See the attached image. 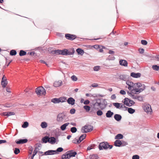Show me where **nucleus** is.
I'll return each instance as SVG.
<instances>
[{
  "label": "nucleus",
  "instance_id": "47",
  "mask_svg": "<svg viewBox=\"0 0 159 159\" xmlns=\"http://www.w3.org/2000/svg\"><path fill=\"white\" fill-rule=\"evenodd\" d=\"M14 153L16 155L18 154L20 152V149L18 148H15V150H14Z\"/></svg>",
  "mask_w": 159,
  "mask_h": 159
},
{
  "label": "nucleus",
  "instance_id": "51",
  "mask_svg": "<svg viewBox=\"0 0 159 159\" xmlns=\"http://www.w3.org/2000/svg\"><path fill=\"white\" fill-rule=\"evenodd\" d=\"M141 43L142 44L144 45H146L148 44L147 41L145 40H142Z\"/></svg>",
  "mask_w": 159,
  "mask_h": 159
},
{
  "label": "nucleus",
  "instance_id": "3",
  "mask_svg": "<svg viewBox=\"0 0 159 159\" xmlns=\"http://www.w3.org/2000/svg\"><path fill=\"white\" fill-rule=\"evenodd\" d=\"M77 154V152L73 150H70L67 151L62 155L61 159H70L71 157H74Z\"/></svg>",
  "mask_w": 159,
  "mask_h": 159
},
{
  "label": "nucleus",
  "instance_id": "64",
  "mask_svg": "<svg viewBox=\"0 0 159 159\" xmlns=\"http://www.w3.org/2000/svg\"><path fill=\"white\" fill-rule=\"evenodd\" d=\"M120 93L122 95H125L126 94L125 91L124 90H121L120 92Z\"/></svg>",
  "mask_w": 159,
  "mask_h": 159
},
{
  "label": "nucleus",
  "instance_id": "38",
  "mask_svg": "<svg viewBox=\"0 0 159 159\" xmlns=\"http://www.w3.org/2000/svg\"><path fill=\"white\" fill-rule=\"evenodd\" d=\"M83 108L87 112H89L90 110V107L88 105H84L83 106Z\"/></svg>",
  "mask_w": 159,
  "mask_h": 159
},
{
  "label": "nucleus",
  "instance_id": "42",
  "mask_svg": "<svg viewBox=\"0 0 159 159\" xmlns=\"http://www.w3.org/2000/svg\"><path fill=\"white\" fill-rule=\"evenodd\" d=\"M152 68L155 71H158L159 70V66L157 65H155L152 66Z\"/></svg>",
  "mask_w": 159,
  "mask_h": 159
},
{
  "label": "nucleus",
  "instance_id": "13",
  "mask_svg": "<svg viewBox=\"0 0 159 159\" xmlns=\"http://www.w3.org/2000/svg\"><path fill=\"white\" fill-rule=\"evenodd\" d=\"M4 75L2 78L1 84L2 87L3 88H6L7 85V79H4Z\"/></svg>",
  "mask_w": 159,
  "mask_h": 159
},
{
  "label": "nucleus",
  "instance_id": "5",
  "mask_svg": "<svg viewBox=\"0 0 159 159\" xmlns=\"http://www.w3.org/2000/svg\"><path fill=\"white\" fill-rule=\"evenodd\" d=\"M93 129V127L91 125H85L82 127L81 129V132L82 133H87L92 131Z\"/></svg>",
  "mask_w": 159,
  "mask_h": 159
},
{
  "label": "nucleus",
  "instance_id": "35",
  "mask_svg": "<svg viewBox=\"0 0 159 159\" xmlns=\"http://www.w3.org/2000/svg\"><path fill=\"white\" fill-rule=\"evenodd\" d=\"M17 52L15 50L12 49L10 51V55L11 56H15L16 55Z\"/></svg>",
  "mask_w": 159,
  "mask_h": 159
},
{
  "label": "nucleus",
  "instance_id": "55",
  "mask_svg": "<svg viewBox=\"0 0 159 159\" xmlns=\"http://www.w3.org/2000/svg\"><path fill=\"white\" fill-rule=\"evenodd\" d=\"M75 109L74 108H71L70 111V113L71 114H74L75 112Z\"/></svg>",
  "mask_w": 159,
  "mask_h": 159
},
{
  "label": "nucleus",
  "instance_id": "44",
  "mask_svg": "<svg viewBox=\"0 0 159 159\" xmlns=\"http://www.w3.org/2000/svg\"><path fill=\"white\" fill-rule=\"evenodd\" d=\"M70 130L72 133H74L77 132V129L75 127H73L71 128Z\"/></svg>",
  "mask_w": 159,
  "mask_h": 159
},
{
  "label": "nucleus",
  "instance_id": "24",
  "mask_svg": "<svg viewBox=\"0 0 159 159\" xmlns=\"http://www.w3.org/2000/svg\"><path fill=\"white\" fill-rule=\"evenodd\" d=\"M62 84V82L61 80H59L58 81H56L53 83V85L55 87H59L61 86Z\"/></svg>",
  "mask_w": 159,
  "mask_h": 159
},
{
  "label": "nucleus",
  "instance_id": "60",
  "mask_svg": "<svg viewBox=\"0 0 159 159\" xmlns=\"http://www.w3.org/2000/svg\"><path fill=\"white\" fill-rule=\"evenodd\" d=\"M100 46L98 45H95L93 46V47L95 49L98 50V48H100Z\"/></svg>",
  "mask_w": 159,
  "mask_h": 159
},
{
  "label": "nucleus",
  "instance_id": "53",
  "mask_svg": "<svg viewBox=\"0 0 159 159\" xmlns=\"http://www.w3.org/2000/svg\"><path fill=\"white\" fill-rule=\"evenodd\" d=\"M6 65L4 66V67H6V66L7 67L10 64V63L12 61V60H10L9 61V62H8L7 61V58H6Z\"/></svg>",
  "mask_w": 159,
  "mask_h": 159
},
{
  "label": "nucleus",
  "instance_id": "59",
  "mask_svg": "<svg viewBox=\"0 0 159 159\" xmlns=\"http://www.w3.org/2000/svg\"><path fill=\"white\" fill-rule=\"evenodd\" d=\"M60 135V134H59V133H56L55 134V138L56 139V140H57V142H58L59 141L58 139V136Z\"/></svg>",
  "mask_w": 159,
  "mask_h": 159
},
{
  "label": "nucleus",
  "instance_id": "15",
  "mask_svg": "<svg viewBox=\"0 0 159 159\" xmlns=\"http://www.w3.org/2000/svg\"><path fill=\"white\" fill-rule=\"evenodd\" d=\"M67 103L72 105H73L75 104V99L72 97L69 98L67 100Z\"/></svg>",
  "mask_w": 159,
  "mask_h": 159
},
{
  "label": "nucleus",
  "instance_id": "52",
  "mask_svg": "<svg viewBox=\"0 0 159 159\" xmlns=\"http://www.w3.org/2000/svg\"><path fill=\"white\" fill-rule=\"evenodd\" d=\"M90 158H96L98 159V158H99L98 155L97 154H93L92 155H90Z\"/></svg>",
  "mask_w": 159,
  "mask_h": 159
},
{
  "label": "nucleus",
  "instance_id": "61",
  "mask_svg": "<svg viewBox=\"0 0 159 159\" xmlns=\"http://www.w3.org/2000/svg\"><path fill=\"white\" fill-rule=\"evenodd\" d=\"M144 50L143 48H140L139 49V51L140 53L143 54L144 52Z\"/></svg>",
  "mask_w": 159,
  "mask_h": 159
},
{
  "label": "nucleus",
  "instance_id": "26",
  "mask_svg": "<svg viewBox=\"0 0 159 159\" xmlns=\"http://www.w3.org/2000/svg\"><path fill=\"white\" fill-rule=\"evenodd\" d=\"M41 89H43L42 86L38 87L35 89V93L38 95H40L41 94Z\"/></svg>",
  "mask_w": 159,
  "mask_h": 159
},
{
  "label": "nucleus",
  "instance_id": "23",
  "mask_svg": "<svg viewBox=\"0 0 159 159\" xmlns=\"http://www.w3.org/2000/svg\"><path fill=\"white\" fill-rule=\"evenodd\" d=\"M114 119L117 121H120L122 119V116L119 114H115L114 116Z\"/></svg>",
  "mask_w": 159,
  "mask_h": 159
},
{
  "label": "nucleus",
  "instance_id": "58",
  "mask_svg": "<svg viewBox=\"0 0 159 159\" xmlns=\"http://www.w3.org/2000/svg\"><path fill=\"white\" fill-rule=\"evenodd\" d=\"M43 89H41V94L43 95H45L46 93V90L43 87Z\"/></svg>",
  "mask_w": 159,
  "mask_h": 159
},
{
  "label": "nucleus",
  "instance_id": "28",
  "mask_svg": "<svg viewBox=\"0 0 159 159\" xmlns=\"http://www.w3.org/2000/svg\"><path fill=\"white\" fill-rule=\"evenodd\" d=\"M123 137L124 136L122 134H118L115 136V139L120 140V139H123Z\"/></svg>",
  "mask_w": 159,
  "mask_h": 159
},
{
  "label": "nucleus",
  "instance_id": "10",
  "mask_svg": "<svg viewBox=\"0 0 159 159\" xmlns=\"http://www.w3.org/2000/svg\"><path fill=\"white\" fill-rule=\"evenodd\" d=\"M55 154H56V153L55 150H49L44 152L43 154H42V155L39 156L43 155L47 156Z\"/></svg>",
  "mask_w": 159,
  "mask_h": 159
},
{
  "label": "nucleus",
  "instance_id": "22",
  "mask_svg": "<svg viewBox=\"0 0 159 159\" xmlns=\"http://www.w3.org/2000/svg\"><path fill=\"white\" fill-rule=\"evenodd\" d=\"M78 55L82 56L84 53V50L82 48H78L76 50Z\"/></svg>",
  "mask_w": 159,
  "mask_h": 159
},
{
  "label": "nucleus",
  "instance_id": "16",
  "mask_svg": "<svg viewBox=\"0 0 159 159\" xmlns=\"http://www.w3.org/2000/svg\"><path fill=\"white\" fill-rule=\"evenodd\" d=\"M141 76V74L140 73H135L132 72L130 73V76L134 78H138L140 77Z\"/></svg>",
  "mask_w": 159,
  "mask_h": 159
},
{
  "label": "nucleus",
  "instance_id": "45",
  "mask_svg": "<svg viewBox=\"0 0 159 159\" xmlns=\"http://www.w3.org/2000/svg\"><path fill=\"white\" fill-rule=\"evenodd\" d=\"M97 115L98 116H101L103 114V112L101 110H99L96 112Z\"/></svg>",
  "mask_w": 159,
  "mask_h": 159
},
{
  "label": "nucleus",
  "instance_id": "50",
  "mask_svg": "<svg viewBox=\"0 0 159 159\" xmlns=\"http://www.w3.org/2000/svg\"><path fill=\"white\" fill-rule=\"evenodd\" d=\"M137 99L139 101L142 102L143 100V97L142 96H136V99Z\"/></svg>",
  "mask_w": 159,
  "mask_h": 159
},
{
  "label": "nucleus",
  "instance_id": "11",
  "mask_svg": "<svg viewBox=\"0 0 159 159\" xmlns=\"http://www.w3.org/2000/svg\"><path fill=\"white\" fill-rule=\"evenodd\" d=\"M144 111L147 113L151 112L152 111V109L151 105L149 104H147L144 106L143 107Z\"/></svg>",
  "mask_w": 159,
  "mask_h": 159
},
{
  "label": "nucleus",
  "instance_id": "29",
  "mask_svg": "<svg viewBox=\"0 0 159 159\" xmlns=\"http://www.w3.org/2000/svg\"><path fill=\"white\" fill-rule=\"evenodd\" d=\"M51 102L55 104L58 103L60 102L59 98H52L51 100Z\"/></svg>",
  "mask_w": 159,
  "mask_h": 159
},
{
  "label": "nucleus",
  "instance_id": "25",
  "mask_svg": "<svg viewBox=\"0 0 159 159\" xmlns=\"http://www.w3.org/2000/svg\"><path fill=\"white\" fill-rule=\"evenodd\" d=\"M114 114V113L111 110L108 111L106 113V116L107 118H111Z\"/></svg>",
  "mask_w": 159,
  "mask_h": 159
},
{
  "label": "nucleus",
  "instance_id": "56",
  "mask_svg": "<svg viewBox=\"0 0 159 159\" xmlns=\"http://www.w3.org/2000/svg\"><path fill=\"white\" fill-rule=\"evenodd\" d=\"M140 157L138 155H135L133 156L132 159H139Z\"/></svg>",
  "mask_w": 159,
  "mask_h": 159
},
{
  "label": "nucleus",
  "instance_id": "4",
  "mask_svg": "<svg viewBox=\"0 0 159 159\" xmlns=\"http://www.w3.org/2000/svg\"><path fill=\"white\" fill-rule=\"evenodd\" d=\"M113 147L112 145L109 144L107 142H102L100 143L98 146V148L99 150H106L108 148L110 149H112Z\"/></svg>",
  "mask_w": 159,
  "mask_h": 159
},
{
  "label": "nucleus",
  "instance_id": "39",
  "mask_svg": "<svg viewBox=\"0 0 159 159\" xmlns=\"http://www.w3.org/2000/svg\"><path fill=\"white\" fill-rule=\"evenodd\" d=\"M29 125V123L27 121H25L23 122V124L22 125V127L24 128H27Z\"/></svg>",
  "mask_w": 159,
  "mask_h": 159
},
{
  "label": "nucleus",
  "instance_id": "34",
  "mask_svg": "<svg viewBox=\"0 0 159 159\" xmlns=\"http://www.w3.org/2000/svg\"><path fill=\"white\" fill-rule=\"evenodd\" d=\"M40 126L43 129L46 128L48 126V124L46 122H42Z\"/></svg>",
  "mask_w": 159,
  "mask_h": 159
},
{
  "label": "nucleus",
  "instance_id": "33",
  "mask_svg": "<svg viewBox=\"0 0 159 159\" xmlns=\"http://www.w3.org/2000/svg\"><path fill=\"white\" fill-rule=\"evenodd\" d=\"M128 112L130 114H133L135 112V110L131 107L127 108Z\"/></svg>",
  "mask_w": 159,
  "mask_h": 159
},
{
  "label": "nucleus",
  "instance_id": "21",
  "mask_svg": "<svg viewBox=\"0 0 159 159\" xmlns=\"http://www.w3.org/2000/svg\"><path fill=\"white\" fill-rule=\"evenodd\" d=\"M122 141L120 140H116L114 142V145L116 147H121Z\"/></svg>",
  "mask_w": 159,
  "mask_h": 159
},
{
  "label": "nucleus",
  "instance_id": "20",
  "mask_svg": "<svg viewBox=\"0 0 159 159\" xmlns=\"http://www.w3.org/2000/svg\"><path fill=\"white\" fill-rule=\"evenodd\" d=\"M136 86L138 88H139L140 87H141V88H143L144 87L145 89L146 88V86L144 84H142L140 82H137L135 83L134 88L136 87Z\"/></svg>",
  "mask_w": 159,
  "mask_h": 159
},
{
  "label": "nucleus",
  "instance_id": "36",
  "mask_svg": "<svg viewBox=\"0 0 159 159\" xmlns=\"http://www.w3.org/2000/svg\"><path fill=\"white\" fill-rule=\"evenodd\" d=\"M127 75H120L119 76V79L125 81L126 79Z\"/></svg>",
  "mask_w": 159,
  "mask_h": 159
},
{
  "label": "nucleus",
  "instance_id": "57",
  "mask_svg": "<svg viewBox=\"0 0 159 159\" xmlns=\"http://www.w3.org/2000/svg\"><path fill=\"white\" fill-rule=\"evenodd\" d=\"M100 66H96L93 67V69L94 71H98L100 69Z\"/></svg>",
  "mask_w": 159,
  "mask_h": 159
},
{
  "label": "nucleus",
  "instance_id": "14",
  "mask_svg": "<svg viewBox=\"0 0 159 159\" xmlns=\"http://www.w3.org/2000/svg\"><path fill=\"white\" fill-rule=\"evenodd\" d=\"M86 135L85 134H82L77 140V143L78 144L80 143L86 138Z\"/></svg>",
  "mask_w": 159,
  "mask_h": 159
},
{
  "label": "nucleus",
  "instance_id": "17",
  "mask_svg": "<svg viewBox=\"0 0 159 159\" xmlns=\"http://www.w3.org/2000/svg\"><path fill=\"white\" fill-rule=\"evenodd\" d=\"M145 89L144 87L143 88H140L138 89H137L136 87H135L132 90V91H133L134 92H135L136 93H141Z\"/></svg>",
  "mask_w": 159,
  "mask_h": 159
},
{
  "label": "nucleus",
  "instance_id": "41",
  "mask_svg": "<svg viewBox=\"0 0 159 159\" xmlns=\"http://www.w3.org/2000/svg\"><path fill=\"white\" fill-rule=\"evenodd\" d=\"M27 54L31 56H34V57H35L36 56H37L36 53L34 51L28 52L27 53Z\"/></svg>",
  "mask_w": 159,
  "mask_h": 159
},
{
  "label": "nucleus",
  "instance_id": "49",
  "mask_svg": "<svg viewBox=\"0 0 159 159\" xmlns=\"http://www.w3.org/2000/svg\"><path fill=\"white\" fill-rule=\"evenodd\" d=\"M134 84L133 82L129 80H127L126 82V84L127 85H131L134 86Z\"/></svg>",
  "mask_w": 159,
  "mask_h": 159
},
{
  "label": "nucleus",
  "instance_id": "62",
  "mask_svg": "<svg viewBox=\"0 0 159 159\" xmlns=\"http://www.w3.org/2000/svg\"><path fill=\"white\" fill-rule=\"evenodd\" d=\"M121 141H122L121 147L125 146L126 145L128 144V143L127 142H125L123 140Z\"/></svg>",
  "mask_w": 159,
  "mask_h": 159
},
{
  "label": "nucleus",
  "instance_id": "6",
  "mask_svg": "<svg viewBox=\"0 0 159 159\" xmlns=\"http://www.w3.org/2000/svg\"><path fill=\"white\" fill-rule=\"evenodd\" d=\"M124 105L130 107L134 105L135 102L133 100L127 98H125L122 101Z\"/></svg>",
  "mask_w": 159,
  "mask_h": 159
},
{
  "label": "nucleus",
  "instance_id": "46",
  "mask_svg": "<svg viewBox=\"0 0 159 159\" xmlns=\"http://www.w3.org/2000/svg\"><path fill=\"white\" fill-rule=\"evenodd\" d=\"M106 48V47L105 46H102V45L100 46V48H98V51L100 52H103V49Z\"/></svg>",
  "mask_w": 159,
  "mask_h": 159
},
{
  "label": "nucleus",
  "instance_id": "43",
  "mask_svg": "<svg viewBox=\"0 0 159 159\" xmlns=\"http://www.w3.org/2000/svg\"><path fill=\"white\" fill-rule=\"evenodd\" d=\"M115 58L114 56H113L111 55H109L107 58L106 59V60H112V61H114L115 60Z\"/></svg>",
  "mask_w": 159,
  "mask_h": 159
},
{
  "label": "nucleus",
  "instance_id": "2",
  "mask_svg": "<svg viewBox=\"0 0 159 159\" xmlns=\"http://www.w3.org/2000/svg\"><path fill=\"white\" fill-rule=\"evenodd\" d=\"M95 101L96 102L93 104V107L91 108V112H94L95 111V107L98 106L99 107L101 110L104 109L107 105V102L106 101L105 99L102 98H98L93 101V102Z\"/></svg>",
  "mask_w": 159,
  "mask_h": 159
},
{
  "label": "nucleus",
  "instance_id": "7",
  "mask_svg": "<svg viewBox=\"0 0 159 159\" xmlns=\"http://www.w3.org/2000/svg\"><path fill=\"white\" fill-rule=\"evenodd\" d=\"M65 37L67 39L71 41L77 38L75 35L68 33L65 34Z\"/></svg>",
  "mask_w": 159,
  "mask_h": 159
},
{
  "label": "nucleus",
  "instance_id": "12",
  "mask_svg": "<svg viewBox=\"0 0 159 159\" xmlns=\"http://www.w3.org/2000/svg\"><path fill=\"white\" fill-rule=\"evenodd\" d=\"M119 64L120 66L124 67H127L128 66V63L126 60L124 59H120L119 60Z\"/></svg>",
  "mask_w": 159,
  "mask_h": 159
},
{
  "label": "nucleus",
  "instance_id": "31",
  "mask_svg": "<svg viewBox=\"0 0 159 159\" xmlns=\"http://www.w3.org/2000/svg\"><path fill=\"white\" fill-rule=\"evenodd\" d=\"M63 148L62 147H58L56 150H55L56 154H58L60 152H62L63 151Z\"/></svg>",
  "mask_w": 159,
  "mask_h": 159
},
{
  "label": "nucleus",
  "instance_id": "37",
  "mask_svg": "<svg viewBox=\"0 0 159 159\" xmlns=\"http://www.w3.org/2000/svg\"><path fill=\"white\" fill-rule=\"evenodd\" d=\"M60 102H63L67 101L66 98L65 97H62L59 98Z\"/></svg>",
  "mask_w": 159,
  "mask_h": 159
},
{
  "label": "nucleus",
  "instance_id": "40",
  "mask_svg": "<svg viewBox=\"0 0 159 159\" xmlns=\"http://www.w3.org/2000/svg\"><path fill=\"white\" fill-rule=\"evenodd\" d=\"M114 106L117 109H120V103L118 102H114L112 103Z\"/></svg>",
  "mask_w": 159,
  "mask_h": 159
},
{
  "label": "nucleus",
  "instance_id": "63",
  "mask_svg": "<svg viewBox=\"0 0 159 159\" xmlns=\"http://www.w3.org/2000/svg\"><path fill=\"white\" fill-rule=\"evenodd\" d=\"M89 103V101L88 99L85 100L83 102L84 104L85 105H88Z\"/></svg>",
  "mask_w": 159,
  "mask_h": 159
},
{
  "label": "nucleus",
  "instance_id": "30",
  "mask_svg": "<svg viewBox=\"0 0 159 159\" xmlns=\"http://www.w3.org/2000/svg\"><path fill=\"white\" fill-rule=\"evenodd\" d=\"M4 115L5 116H7V117L15 115V113L13 112L9 111L8 112L3 113Z\"/></svg>",
  "mask_w": 159,
  "mask_h": 159
},
{
  "label": "nucleus",
  "instance_id": "27",
  "mask_svg": "<svg viewBox=\"0 0 159 159\" xmlns=\"http://www.w3.org/2000/svg\"><path fill=\"white\" fill-rule=\"evenodd\" d=\"M70 124V123L69 122H67L65 123L64 124H63L62 125H61L60 127V129H61L62 130L64 131L66 129V127Z\"/></svg>",
  "mask_w": 159,
  "mask_h": 159
},
{
  "label": "nucleus",
  "instance_id": "9",
  "mask_svg": "<svg viewBox=\"0 0 159 159\" xmlns=\"http://www.w3.org/2000/svg\"><path fill=\"white\" fill-rule=\"evenodd\" d=\"M28 141V140L26 139H19L16 140L15 143L18 144H20L26 143Z\"/></svg>",
  "mask_w": 159,
  "mask_h": 159
},
{
  "label": "nucleus",
  "instance_id": "1",
  "mask_svg": "<svg viewBox=\"0 0 159 159\" xmlns=\"http://www.w3.org/2000/svg\"><path fill=\"white\" fill-rule=\"evenodd\" d=\"M75 50L73 48L69 49L64 48L62 50L58 49L52 50L51 53L53 54L61 55L63 56H68L73 55Z\"/></svg>",
  "mask_w": 159,
  "mask_h": 159
},
{
  "label": "nucleus",
  "instance_id": "54",
  "mask_svg": "<svg viewBox=\"0 0 159 159\" xmlns=\"http://www.w3.org/2000/svg\"><path fill=\"white\" fill-rule=\"evenodd\" d=\"M71 78V80L74 81H76L78 80L77 77L75 75H72Z\"/></svg>",
  "mask_w": 159,
  "mask_h": 159
},
{
  "label": "nucleus",
  "instance_id": "18",
  "mask_svg": "<svg viewBox=\"0 0 159 159\" xmlns=\"http://www.w3.org/2000/svg\"><path fill=\"white\" fill-rule=\"evenodd\" d=\"M49 136H45L43 137L41 139V143H49Z\"/></svg>",
  "mask_w": 159,
  "mask_h": 159
},
{
  "label": "nucleus",
  "instance_id": "48",
  "mask_svg": "<svg viewBox=\"0 0 159 159\" xmlns=\"http://www.w3.org/2000/svg\"><path fill=\"white\" fill-rule=\"evenodd\" d=\"M29 153L30 155H31L32 154L33 151V148L31 146H30L29 147Z\"/></svg>",
  "mask_w": 159,
  "mask_h": 159
},
{
  "label": "nucleus",
  "instance_id": "8",
  "mask_svg": "<svg viewBox=\"0 0 159 159\" xmlns=\"http://www.w3.org/2000/svg\"><path fill=\"white\" fill-rule=\"evenodd\" d=\"M66 117L65 114L62 113H60L57 116V120L58 122L62 121Z\"/></svg>",
  "mask_w": 159,
  "mask_h": 159
},
{
  "label": "nucleus",
  "instance_id": "19",
  "mask_svg": "<svg viewBox=\"0 0 159 159\" xmlns=\"http://www.w3.org/2000/svg\"><path fill=\"white\" fill-rule=\"evenodd\" d=\"M49 143L51 144H54L57 141L56 139L54 137H49Z\"/></svg>",
  "mask_w": 159,
  "mask_h": 159
},
{
  "label": "nucleus",
  "instance_id": "32",
  "mask_svg": "<svg viewBox=\"0 0 159 159\" xmlns=\"http://www.w3.org/2000/svg\"><path fill=\"white\" fill-rule=\"evenodd\" d=\"M27 54V52L26 51L23 50H21L20 51L19 55L20 57L24 56Z\"/></svg>",
  "mask_w": 159,
  "mask_h": 159
}]
</instances>
